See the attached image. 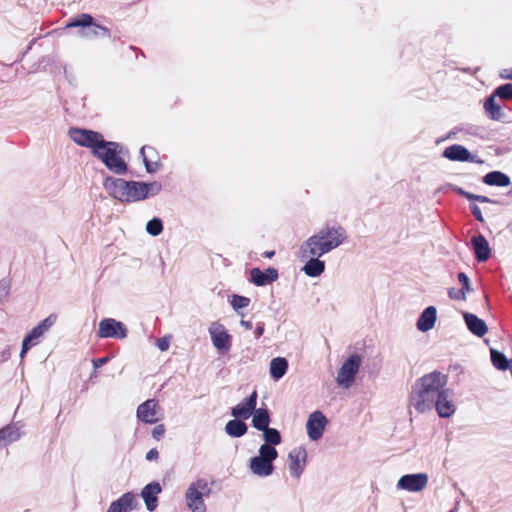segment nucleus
<instances>
[{
	"mask_svg": "<svg viewBox=\"0 0 512 512\" xmlns=\"http://www.w3.org/2000/svg\"><path fill=\"white\" fill-rule=\"evenodd\" d=\"M250 302V298L241 295H233L230 300V304L236 312H238L240 309L247 308Z\"/></svg>",
	"mask_w": 512,
	"mask_h": 512,
	"instance_id": "c9c22d12",
	"label": "nucleus"
},
{
	"mask_svg": "<svg viewBox=\"0 0 512 512\" xmlns=\"http://www.w3.org/2000/svg\"><path fill=\"white\" fill-rule=\"evenodd\" d=\"M437 319V310L434 306H428L420 314L416 327L421 332H427L431 330Z\"/></svg>",
	"mask_w": 512,
	"mask_h": 512,
	"instance_id": "5701e85b",
	"label": "nucleus"
},
{
	"mask_svg": "<svg viewBox=\"0 0 512 512\" xmlns=\"http://www.w3.org/2000/svg\"><path fill=\"white\" fill-rule=\"evenodd\" d=\"M122 512H130L138 507V500L133 492H126L120 498L113 501Z\"/></svg>",
	"mask_w": 512,
	"mask_h": 512,
	"instance_id": "bb28decb",
	"label": "nucleus"
},
{
	"mask_svg": "<svg viewBox=\"0 0 512 512\" xmlns=\"http://www.w3.org/2000/svg\"><path fill=\"white\" fill-rule=\"evenodd\" d=\"M57 320V316L54 314L49 315L44 320H42L37 326H35L25 337L24 341L32 345L36 346L41 337L49 331V329L55 324Z\"/></svg>",
	"mask_w": 512,
	"mask_h": 512,
	"instance_id": "f3484780",
	"label": "nucleus"
},
{
	"mask_svg": "<svg viewBox=\"0 0 512 512\" xmlns=\"http://www.w3.org/2000/svg\"><path fill=\"white\" fill-rule=\"evenodd\" d=\"M471 244L478 262H485L490 258L491 249L487 239L482 234L473 236Z\"/></svg>",
	"mask_w": 512,
	"mask_h": 512,
	"instance_id": "4be33fe9",
	"label": "nucleus"
},
{
	"mask_svg": "<svg viewBox=\"0 0 512 512\" xmlns=\"http://www.w3.org/2000/svg\"><path fill=\"white\" fill-rule=\"evenodd\" d=\"M455 191L462 197L466 198L467 200H473L477 201L478 195L470 193L468 191H465L464 189L460 187H456Z\"/></svg>",
	"mask_w": 512,
	"mask_h": 512,
	"instance_id": "79ce46f5",
	"label": "nucleus"
},
{
	"mask_svg": "<svg viewBox=\"0 0 512 512\" xmlns=\"http://www.w3.org/2000/svg\"><path fill=\"white\" fill-rule=\"evenodd\" d=\"M443 157L458 162H471V163H482L483 161L478 159L476 155H472L470 151L459 144L448 146L443 151Z\"/></svg>",
	"mask_w": 512,
	"mask_h": 512,
	"instance_id": "2eb2a0df",
	"label": "nucleus"
},
{
	"mask_svg": "<svg viewBox=\"0 0 512 512\" xmlns=\"http://www.w3.org/2000/svg\"><path fill=\"white\" fill-rule=\"evenodd\" d=\"M141 191L145 195V199L158 195L162 190V185L158 181L150 183L141 182Z\"/></svg>",
	"mask_w": 512,
	"mask_h": 512,
	"instance_id": "72a5a7b5",
	"label": "nucleus"
},
{
	"mask_svg": "<svg viewBox=\"0 0 512 512\" xmlns=\"http://www.w3.org/2000/svg\"><path fill=\"white\" fill-rule=\"evenodd\" d=\"M262 436L265 441L263 445H268L269 447H274L282 442L281 434L275 428L267 427L262 430Z\"/></svg>",
	"mask_w": 512,
	"mask_h": 512,
	"instance_id": "473e14b6",
	"label": "nucleus"
},
{
	"mask_svg": "<svg viewBox=\"0 0 512 512\" xmlns=\"http://www.w3.org/2000/svg\"><path fill=\"white\" fill-rule=\"evenodd\" d=\"M10 293V281L8 279L0 280V301L6 299Z\"/></svg>",
	"mask_w": 512,
	"mask_h": 512,
	"instance_id": "ea45409f",
	"label": "nucleus"
},
{
	"mask_svg": "<svg viewBox=\"0 0 512 512\" xmlns=\"http://www.w3.org/2000/svg\"><path fill=\"white\" fill-rule=\"evenodd\" d=\"M426 473L405 474L398 480L397 488L408 492H420L428 484Z\"/></svg>",
	"mask_w": 512,
	"mask_h": 512,
	"instance_id": "ddd939ff",
	"label": "nucleus"
},
{
	"mask_svg": "<svg viewBox=\"0 0 512 512\" xmlns=\"http://www.w3.org/2000/svg\"><path fill=\"white\" fill-rule=\"evenodd\" d=\"M504 78L512 80V76H504Z\"/></svg>",
	"mask_w": 512,
	"mask_h": 512,
	"instance_id": "4d7b16f0",
	"label": "nucleus"
},
{
	"mask_svg": "<svg viewBox=\"0 0 512 512\" xmlns=\"http://www.w3.org/2000/svg\"><path fill=\"white\" fill-rule=\"evenodd\" d=\"M100 149L95 151V156L112 173L123 176L128 172V164L125 156L127 150L118 142L105 141Z\"/></svg>",
	"mask_w": 512,
	"mask_h": 512,
	"instance_id": "20e7f679",
	"label": "nucleus"
},
{
	"mask_svg": "<svg viewBox=\"0 0 512 512\" xmlns=\"http://www.w3.org/2000/svg\"><path fill=\"white\" fill-rule=\"evenodd\" d=\"M326 424L327 418L321 411H314L311 413L306 424L309 438L312 441L319 440L323 435Z\"/></svg>",
	"mask_w": 512,
	"mask_h": 512,
	"instance_id": "4468645a",
	"label": "nucleus"
},
{
	"mask_svg": "<svg viewBox=\"0 0 512 512\" xmlns=\"http://www.w3.org/2000/svg\"><path fill=\"white\" fill-rule=\"evenodd\" d=\"M107 512H122L116 505L115 503H111L110 506L108 507V510Z\"/></svg>",
	"mask_w": 512,
	"mask_h": 512,
	"instance_id": "864d4df0",
	"label": "nucleus"
},
{
	"mask_svg": "<svg viewBox=\"0 0 512 512\" xmlns=\"http://www.w3.org/2000/svg\"><path fill=\"white\" fill-rule=\"evenodd\" d=\"M278 457V452L275 447L268 445H261L259 448V455L251 458L250 470L253 474L260 477L270 476L274 471L273 462Z\"/></svg>",
	"mask_w": 512,
	"mask_h": 512,
	"instance_id": "423d86ee",
	"label": "nucleus"
},
{
	"mask_svg": "<svg viewBox=\"0 0 512 512\" xmlns=\"http://www.w3.org/2000/svg\"><path fill=\"white\" fill-rule=\"evenodd\" d=\"M165 433V427L163 424L157 425L152 430V437L156 440H160Z\"/></svg>",
	"mask_w": 512,
	"mask_h": 512,
	"instance_id": "37998d69",
	"label": "nucleus"
},
{
	"mask_svg": "<svg viewBox=\"0 0 512 512\" xmlns=\"http://www.w3.org/2000/svg\"><path fill=\"white\" fill-rule=\"evenodd\" d=\"M458 281L461 283L462 287L460 288L465 294L472 291L470 286V280L468 276L464 272H460L458 274Z\"/></svg>",
	"mask_w": 512,
	"mask_h": 512,
	"instance_id": "58836bf2",
	"label": "nucleus"
},
{
	"mask_svg": "<svg viewBox=\"0 0 512 512\" xmlns=\"http://www.w3.org/2000/svg\"><path fill=\"white\" fill-rule=\"evenodd\" d=\"M69 136L76 144L89 148L93 156H95V151L99 150V147L106 141L101 133L80 128H71Z\"/></svg>",
	"mask_w": 512,
	"mask_h": 512,
	"instance_id": "6e6552de",
	"label": "nucleus"
},
{
	"mask_svg": "<svg viewBox=\"0 0 512 512\" xmlns=\"http://www.w3.org/2000/svg\"><path fill=\"white\" fill-rule=\"evenodd\" d=\"M240 325L242 327H244L246 330H251L253 328V324L251 321H247V320H241L240 321Z\"/></svg>",
	"mask_w": 512,
	"mask_h": 512,
	"instance_id": "603ef678",
	"label": "nucleus"
},
{
	"mask_svg": "<svg viewBox=\"0 0 512 512\" xmlns=\"http://www.w3.org/2000/svg\"><path fill=\"white\" fill-rule=\"evenodd\" d=\"M158 403L155 399H148L137 408V417L145 423L154 424L158 421L156 408Z\"/></svg>",
	"mask_w": 512,
	"mask_h": 512,
	"instance_id": "412c9836",
	"label": "nucleus"
},
{
	"mask_svg": "<svg viewBox=\"0 0 512 512\" xmlns=\"http://www.w3.org/2000/svg\"><path fill=\"white\" fill-rule=\"evenodd\" d=\"M447 382V375L440 371L423 375L412 387L410 405L420 413L432 410L437 397L447 388Z\"/></svg>",
	"mask_w": 512,
	"mask_h": 512,
	"instance_id": "f03ea898",
	"label": "nucleus"
},
{
	"mask_svg": "<svg viewBox=\"0 0 512 512\" xmlns=\"http://www.w3.org/2000/svg\"><path fill=\"white\" fill-rule=\"evenodd\" d=\"M159 457V452L157 449L153 448V449H150L147 454H146V460L148 461H153V460H157Z\"/></svg>",
	"mask_w": 512,
	"mask_h": 512,
	"instance_id": "09e8293b",
	"label": "nucleus"
},
{
	"mask_svg": "<svg viewBox=\"0 0 512 512\" xmlns=\"http://www.w3.org/2000/svg\"><path fill=\"white\" fill-rule=\"evenodd\" d=\"M491 361L494 367L501 371L510 370L512 367V360H508L502 352L495 349H491Z\"/></svg>",
	"mask_w": 512,
	"mask_h": 512,
	"instance_id": "2f4dec72",
	"label": "nucleus"
},
{
	"mask_svg": "<svg viewBox=\"0 0 512 512\" xmlns=\"http://www.w3.org/2000/svg\"><path fill=\"white\" fill-rule=\"evenodd\" d=\"M275 255V251H266L263 253L265 258H272Z\"/></svg>",
	"mask_w": 512,
	"mask_h": 512,
	"instance_id": "5fc2aeb1",
	"label": "nucleus"
},
{
	"mask_svg": "<svg viewBox=\"0 0 512 512\" xmlns=\"http://www.w3.org/2000/svg\"><path fill=\"white\" fill-rule=\"evenodd\" d=\"M454 135H455V132L451 131V132H449V134H448V138H453V137H454Z\"/></svg>",
	"mask_w": 512,
	"mask_h": 512,
	"instance_id": "6e6d98bb",
	"label": "nucleus"
},
{
	"mask_svg": "<svg viewBox=\"0 0 512 512\" xmlns=\"http://www.w3.org/2000/svg\"><path fill=\"white\" fill-rule=\"evenodd\" d=\"M510 229H511V231H512V225L510 226Z\"/></svg>",
	"mask_w": 512,
	"mask_h": 512,
	"instance_id": "bf43d9fd",
	"label": "nucleus"
},
{
	"mask_svg": "<svg viewBox=\"0 0 512 512\" xmlns=\"http://www.w3.org/2000/svg\"><path fill=\"white\" fill-rule=\"evenodd\" d=\"M257 397V391L254 390L249 397L232 408V416L244 420L248 419L256 409Z\"/></svg>",
	"mask_w": 512,
	"mask_h": 512,
	"instance_id": "6ab92c4d",
	"label": "nucleus"
},
{
	"mask_svg": "<svg viewBox=\"0 0 512 512\" xmlns=\"http://www.w3.org/2000/svg\"><path fill=\"white\" fill-rule=\"evenodd\" d=\"M361 365V357L358 354L351 355L341 366L337 375V383L348 388L355 380V376Z\"/></svg>",
	"mask_w": 512,
	"mask_h": 512,
	"instance_id": "1a4fd4ad",
	"label": "nucleus"
},
{
	"mask_svg": "<svg viewBox=\"0 0 512 512\" xmlns=\"http://www.w3.org/2000/svg\"><path fill=\"white\" fill-rule=\"evenodd\" d=\"M346 229L339 224H325L308 237L300 246L299 256L306 260L303 272L309 277H318L325 270V262L320 258L346 242Z\"/></svg>",
	"mask_w": 512,
	"mask_h": 512,
	"instance_id": "f257e3e1",
	"label": "nucleus"
},
{
	"mask_svg": "<svg viewBox=\"0 0 512 512\" xmlns=\"http://www.w3.org/2000/svg\"><path fill=\"white\" fill-rule=\"evenodd\" d=\"M483 183L489 186L506 187L510 185V177L501 171H491L483 177Z\"/></svg>",
	"mask_w": 512,
	"mask_h": 512,
	"instance_id": "a878e982",
	"label": "nucleus"
},
{
	"mask_svg": "<svg viewBox=\"0 0 512 512\" xmlns=\"http://www.w3.org/2000/svg\"><path fill=\"white\" fill-rule=\"evenodd\" d=\"M169 345H170V341H169V338H167V337L159 338V339L157 340V347H158L161 351H166V350H168Z\"/></svg>",
	"mask_w": 512,
	"mask_h": 512,
	"instance_id": "a18cd8bd",
	"label": "nucleus"
},
{
	"mask_svg": "<svg viewBox=\"0 0 512 512\" xmlns=\"http://www.w3.org/2000/svg\"><path fill=\"white\" fill-rule=\"evenodd\" d=\"M252 415V425L255 429L262 431L269 427L271 419L270 414L266 408H256Z\"/></svg>",
	"mask_w": 512,
	"mask_h": 512,
	"instance_id": "cd10ccee",
	"label": "nucleus"
},
{
	"mask_svg": "<svg viewBox=\"0 0 512 512\" xmlns=\"http://www.w3.org/2000/svg\"><path fill=\"white\" fill-rule=\"evenodd\" d=\"M67 28H80L79 36L87 39L98 37H110V30L96 22L94 18L87 13L79 14L69 20Z\"/></svg>",
	"mask_w": 512,
	"mask_h": 512,
	"instance_id": "39448f33",
	"label": "nucleus"
},
{
	"mask_svg": "<svg viewBox=\"0 0 512 512\" xmlns=\"http://www.w3.org/2000/svg\"><path fill=\"white\" fill-rule=\"evenodd\" d=\"M97 335L99 338L124 339L127 337V328L120 321L104 318L99 322Z\"/></svg>",
	"mask_w": 512,
	"mask_h": 512,
	"instance_id": "9b49d317",
	"label": "nucleus"
},
{
	"mask_svg": "<svg viewBox=\"0 0 512 512\" xmlns=\"http://www.w3.org/2000/svg\"><path fill=\"white\" fill-rule=\"evenodd\" d=\"M264 330H265V324L263 322H258L256 324V329L254 332L255 338L259 339L263 335Z\"/></svg>",
	"mask_w": 512,
	"mask_h": 512,
	"instance_id": "49530a36",
	"label": "nucleus"
},
{
	"mask_svg": "<svg viewBox=\"0 0 512 512\" xmlns=\"http://www.w3.org/2000/svg\"><path fill=\"white\" fill-rule=\"evenodd\" d=\"M146 149H152V148L143 146L140 150V156L143 159V163L145 165L146 171L148 173H155L158 170L159 164H158V162H151L147 159V156L145 154Z\"/></svg>",
	"mask_w": 512,
	"mask_h": 512,
	"instance_id": "e433bc0d",
	"label": "nucleus"
},
{
	"mask_svg": "<svg viewBox=\"0 0 512 512\" xmlns=\"http://www.w3.org/2000/svg\"><path fill=\"white\" fill-rule=\"evenodd\" d=\"M146 231L151 236H158L163 232V222L160 218L154 217L146 224Z\"/></svg>",
	"mask_w": 512,
	"mask_h": 512,
	"instance_id": "f704fd0d",
	"label": "nucleus"
},
{
	"mask_svg": "<svg viewBox=\"0 0 512 512\" xmlns=\"http://www.w3.org/2000/svg\"><path fill=\"white\" fill-rule=\"evenodd\" d=\"M448 296L452 300H466V294L461 289L449 288Z\"/></svg>",
	"mask_w": 512,
	"mask_h": 512,
	"instance_id": "a19ab883",
	"label": "nucleus"
},
{
	"mask_svg": "<svg viewBox=\"0 0 512 512\" xmlns=\"http://www.w3.org/2000/svg\"><path fill=\"white\" fill-rule=\"evenodd\" d=\"M279 277L278 270L273 267H269L265 269L264 271L260 268H252L250 270V281L258 286L263 287L266 285L271 284L272 282L276 281Z\"/></svg>",
	"mask_w": 512,
	"mask_h": 512,
	"instance_id": "a211bd4d",
	"label": "nucleus"
},
{
	"mask_svg": "<svg viewBox=\"0 0 512 512\" xmlns=\"http://www.w3.org/2000/svg\"><path fill=\"white\" fill-rule=\"evenodd\" d=\"M484 109L493 120H500L503 117L501 106L496 104L494 95L489 96L484 102Z\"/></svg>",
	"mask_w": 512,
	"mask_h": 512,
	"instance_id": "7c9ffc66",
	"label": "nucleus"
},
{
	"mask_svg": "<svg viewBox=\"0 0 512 512\" xmlns=\"http://www.w3.org/2000/svg\"><path fill=\"white\" fill-rule=\"evenodd\" d=\"M209 335L213 346L220 352H228L232 346V336L225 326L219 322H212L209 326Z\"/></svg>",
	"mask_w": 512,
	"mask_h": 512,
	"instance_id": "9d476101",
	"label": "nucleus"
},
{
	"mask_svg": "<svg viewBox=\"0 0 512 512\" xmlns=\"http://www.w3.org/2000/svg\"><path fill=\"white\" fill-rule=\"evenodd\" d=\"M20 429L16 424H9L0 429V448L20 439Z\"/></svg>",
	"mask_w": 512,
	"mask_h": 512,
	"instance_id": "393cba45",
	"label": "nucleus"
},
{
	"mask_svg": "<svg viewBox=\"0 0 512 512\" xmlns=\"http://www.w3.org/2000/svg\"><path fill=\"white\" fill-rule=\"evenodd\" d=\"M470 209H471L473 216L475 217V219L477 221H479L481 223L484 222V218H483L481 209L476 204H471Z\"/></svg>",
	"mask_w": 512,
	"mask_h": 512,
	"instance_id": "c03bdc74",
	"label": "nucleus"
},
{
	"mask_svg": "<svg viewBox=\"0 0 512 512\" xmlns=\"http://www.w3.org/2000/svg\"><path fill=\"white\" fill-rule=\"evenodd\" d=\"M211 488L206 479L200 478L192 482L185 493V501L191 512H206L203 497L208 496Z\"/></svg>",
	"mask_w": 512,
	"mask_h": 512,
	"instance_id": "0eeeda50",
	"label": "nucleus"
},
{
	"mask_svg": "<svg viewBox=\"0 0 512 512\" xmlns=\"http://www.w3.org/2000/svg\"><path fill=\"white\" fill-rule=\"evenodd\" d=\"M477 202H480V203H493L495 204L496 201L487 197V196H483V195H478V198H477Z\"/></svg>",
	"mask_w": 512,
	"mask_h": 512,
	"instance_id": "3c124183",
	"label": "nucleus"
},
{
	"mask_svg": "<svg viewBox=\"0 0 512 512\" xmlns=\"http://www.w3.org/2000/svg\"><path fill=\"white\" fill-rule=\"evenodd\" d=\"M307 451L303 446L293 448L288 454V469L290 475L299 479L305 469Z\"/></svg>",
	"mask_w": 512,
	"mask_h": 512,
	"instance_id": "f8f14e48",
	"label": "nucleus"
},
{
	"mask_svg": "<svg viewBox=\"0 0 512 512\" xmlns=\"http://www.w3.org/2000/svg\"><path fill=\"white\" fill-rule=\"evenodd\" d=\"M453 393L449 388H445L441 395L437 397L433 408L441 418H448L455 413L456 407L452 400Z\"/></svg>",
	"mask_w": 512,
	"mask_h": 512,
	"instance_id": "dca6fc26",
	"label": "nucleus"
},
{
	"mask_svg": "<svg viewBox=\"0 0 512 512\" xmlns=\"http://www.w3.org/2000/svg\"><path fill=\"white\" fill-rule=\"evenodd\" d=\"M247 425L240 420V418H235L233 420H230L225 425V432L230 436L234 438L242 437L247 432Z\"/></svg>",
	"mask_w": 512,
	"mask_h": 512,
	"instance_id": "c756f323",
	"label": "nucleus"
},
{
	"mask_svg": "<svg viewBox=\"0 0 512 512\" xmlns=\"http://www.w3.org/2000/svg\"><path fill=\"white\" fill-rule=\"evenodd\" d=\"M162 492L159 482L153 481L144 486L141 491V497L145 502L148 511H154L158 506V495Z\"/></svg>",
	"mask_w": 512,
	"mask_h": 512,
	"instance_id": "aec40b11",
	"label": "nucleus"
},
{
	"mask_svg": "<svg viewBox=\"0 0 512 512\" xmlns=\"http://www.w3.org/2000/svg\"><path fill=\"white\" fill-rule=\"evenodd\" d=\"M463 317H464L466 326L471 333H473L474 335H476L478 337H482L487 333L488 327L482 319H480L479 317H477L474 314L467 313V312H465L463 314Z\"/></svg>",
	"mask_w": 512,
	"mask_h": 512,
	"instance_id": "b1692460",
	"label": "nucleus"
},
{
	"mask_svg": "<svg viewBox=\"0 0 512 512\" xmlns=\"http://www.w3.org/2000/svg\"><path fill=\"white\" fill-rule=\"evenodd\" d=\"M103 186L111 197L122 203H133L145 200L141 191V182L124 180L108 176L104 179Z\"/></svg>",
	"mask_w": 512,
	"mask_h": 512,
	"instance_id": "7ed1b4c3",
	"label": "nucleus"
},
{
	"mask_svg": "<svg viewBox=\"0 0 512 512\" xmlns=\"http://www.w3.org/2000/svg\"><path fill=\"white\" fill-rule=\"evenodd\" d=\"M288 370V361L283 357L273 358L270 362V375L274 380L281 379Z\"/></svg>",
	"mask_w": 512,
	"mask_h": 512,
	"instance_id": "c85d7f7f",
	"label": "nucleus"
},
{
	"mask_svg": "<svg viewBox=\"0 0 512 512\" xmlns=\"http://www.w3.org/2000/svg\"><path fill=\"white\" fill-rule=\"evenodd\" d=\"M33 346L30 345L29 343H27L26 341L23 340L22 342V349H21V352H20V357L23 358L24 355L29 351V349H31Z\"/></svg>",
	"mask_w": 512,
	"mask_h": 512,
	"instance_id": "8fccbe9b",
	"label": "nucleus"
},
{
	"mask_svg": "<svg viewBox=\"0 0 512 512\" xmlns=\"http://www.w3.org/2000/svg\"><path fill=\"white\" fill-rule=\"evenodd\" d=\"M108 360H109L108 357H101V358L93 359L92 363H93L94 368L98 369V368L102 367L103 365H105L108 362Z\"/></svg>",
	"mask_w": 512,
	"mask_h": 512,
	"instance_id": "de8ad7c7",
	"label": "nucleus"
},
{
	"mask_svg": "<svg viewBox=\"0 0 512 512\" xmlns=\"http://www.w3.org/2000/svg\"><path fill=\"white\" fill-rule=\"evenodd\" d=\"M495 95L500 97L501 99H512V84L507 83L499 86L495 90Z\"/></svg>",
	"mask_w": 512,
	"mask_h": 512,
	"instance_id": "4c0bfd02",
	"label": "nucleus"
},
{
	"mask_svg": "<svg viewBox=\"0 0 512 512\" xmlns=\"http://www.w3.org/2000/svg\"><path fill=\"white\" fill-rule=\"evenodd\" d=\"M505 76H512V73L510 74H505ZM502 77L504 78V75L502 74Z\"/></svg>",
	"mask_w": 512,
	"mask_h": 512,
	"instance_id": "13d9d810",
	"label": "nucleus"
}]
</instances>
